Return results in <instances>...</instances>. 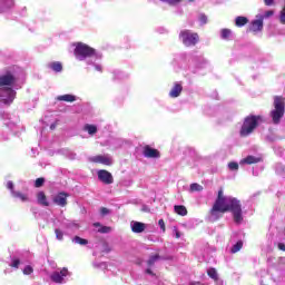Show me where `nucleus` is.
Returning <instances> with one entry per match:
<instances>
[{
    "mask_svg": "<svg viewBox=\"0 0 285 285\" xmlns=\"http://www.w3.org/2000/svg\"><path fill=\"white\" fill-rule=\"evenodd\" d=\"M53 203L57 204V206H61L63 208V206H68V194L67 193H59L55 198H53Z\"/></svg>",
    "mask_w": 285,
    "mask_h": 285,
    "instance_id": "obj_11",
    "label": "nucleus"
},
{
    "mask_svg": "<svg viewBox=\"0 0 285 285\" xmlns=\"http://www.w3.org/2000/svg\"><path fill=\"white\" fill-rule=\"evenodd\" d=\"M91 164H101L102 166H112V158L108 155H97L89 158Z\"/></svg>",
    "mask_w": 285,
    "mask_h": 285,
    "instance_id": "obj_6",
    "label": "nucleus"
},
{
    "mask_svg": "<svg viewBox=\"0 0 285 285\" xmlns=\"http://www.w3.org/2000/svg\"><path fill=\"white\" fill-rule=\"evenodd\" d=\"M96 70H98L99 72H101V67H100V66H96Z\"/></svg>",
    "mask_w": 285,
    "mask_h": 285,
    "instance_id": "obj_50",
    "label": "nucleus"
},
{
    "mask_svg": "<svg viewBox=\"0 0 285 285\" xmlns=\"http://www.w3.org/2000/svg\"><path fill=\"white\" fill-rule=\"evenodd\" d=\"M248 23V18L244 17V16H238L235 19V26L237 28H244V26H246Z\"/></svg>",
    "mask_w": 285,
    "mask_h": 285,
    "instance_id": "obj_18",
    "label": "nucleus"
},
{
    "mask_svg": "<svg viewBox=\"0 0 285 285\" xmlns=\"http://www.w3.org/2000/svg\"><path fill=\"white\" fill-rule=\"evenodd\" d=\"M73 242H75L76 244H80V246H86V245H88V239L81 238V237H79V236H75Z\"/></svg>",
    "mask_w": 285,
    "mask_h": 285,
    "instance_id": "obj_28",
    "label": "nucleus"
},
{
    "mask_svg": "<svg viewBox=\"0 0 285 285\" xmlns=\"http://www.w3.org/2000/svg\"><path fill=\"white\" fill-rule=\"evenodd\" d=\"M38 203L41 204V206H50L48 203V198L46 197V193L39 191L37 195Z\"/></svg>",
    "mask_w": 285,
    "mask_h": 285,
    "instance_id": "obj_19",
    "label": "nucleus"
},
{
    "mask_svg": "<svg viewBox=\"0 0 285 285\" xmlns=\"http://www.w3.org/2000/svg\"><path fill=\"white\" fill-rule=\"evenodd\" d=\"M158 225H159L160 229L163 230V233H166V223L164 222V219H159Z\"/></svg>",
    "mask_w": 285,
    "mask_h": 285,
    "instance_id": "obj_40",
    "label": "nucleus"
},
{
    "mask_svg": "<svg viewBox=\"0 0 285 285\" xmlns=\"http://www.w3.org/2000/svg\"><path fill=\"white\" fill-rule=\"evenodd\" d=\"M259 161H264V158H262V156H250V164H259Z\"/></svg>",
    "mask_w": 285,
    "mask_h": 285,
    "instance_id": "obj_34",
    "label": "nucleus"
},
{
    "mask_svg": "<svg viewBox=\"0 0 285 285\" xmlns=\"http://www.w3.org/2000/svg\"><path fill=\"white\" fill-rule=\"evenodd\" d=\"M224 213H233L234 222L236 224H242V219H244L242 217V205L239 204V200H237V198L224 196V189L220 188L217 198L209 210V215H212V217H219V214L224 215Z\"/></svg>",
    "mask_w": 285,
    "mask_h": 285,
    "instance_id": "obj_1",
    "label": "nucleus"
},
{
    "mask_svg": "<svg viewBox=\"0 0 285 285\" xmlns=\"http://www.w3.org/2000/svg\"><path fill=\"white\" fill-rule=\"evenodd\" d=\"M68 275H70L68 267H63L60 272H53L50 279L55 284H63V277H68Z\"/></svg>",
    "mask_w": 285,
    "mask_h": 285,
    "instance_id": "obj_7",
    "label": "nucleus"
},
{
    "mask_svg": "<svg viewBox=\"0 0 285 285\" xmlns=\"http://www.w3.org/2000/svg\"><path fill=\"white\" fill-rule=\"evenodd\" d=\"M57 100L58 101H66L67 104H72V102L77 101V97L75 95L66 94V95H62V96H58Z\"/></svg>",
    "mask_w": 285,
    "mask_h": 285,
    "instance_id": "obj_15",
    "label": "nucleus"
},
{
    "mask_svg": "<svg viewBox=\"0 0 285 285\" xmlns=\"http://www.w3.org/2000/svg\"><path fill=\"white\" fill-rule=\"evenodd\" d=\"M159 259H161V256L159 254L151 255L147 261V266H155V263L159 262Z\"/></svg>",
    "mask_w": 285,
    "mask_h": 285,
    "instance_id": "obj_24",
    "label": "nucleus"
},
{
    "mask_svg": "<svg viewBox=\"0 0 285 285\" xmlns=\"http://www.w3.org/2000/svg\"><path fill=\"white\" fill-rule=\"evenodd\" d=\"M13 197H16L22 202H28V195L20 193V191H13Z\"/></svg>",
    "mask_w": 285,
    "mask_h": 285,
    "instance_id": "obj_27",
    "label": "nucleus"
},
{
    "mask_svg": "<svg viewBox=\"0 0 285 285\" xmlns=\"http://www.w3.org/2000/svg\"><path fill=\"white\" fill-rule=\"evenodd\" d=\"M56 238L61 242L63 239V232L61 229H55Z\"/></svg>",
    "mask_w": 285,
    "mask_h": 285,
    "instance_id": "obj_37",
    "label": "nucleus"
},
{
    "mask_svg": "<svg viewBox=\"0 0 285 285\" xmlns=\"http://www.w3.org/2000/svg\"><path fill=\"white\" fill-rule=\"evenodd\" d=\"M165 1L166 3H169V6H177V3H181V0H161ZM193 2V0H188Z\"/></svg>",
    "mask_w": 285,
    "mask_h": 285,
    "instance_id": "obj_36",
    "label": "nucleus"
},
{
    "mask_svg": "<svg viewBox=\"0 0 285 285\" xmlns=\"http://www.w3.org/2000/svg\"><path fill=\"white\" fill-rule=\"evenodd\" d=\"M33 272L35 269L32 268V266L27 265L23 269V275H32Z\"/></svg>",
    "mask_w": 285,
    "mask_h": 285,
    "instance_id": "obj_35",
    "label": "nucleus"
},
{
    "mask_svg": "<svg viewBox=\"0 0 285 285\" xmlns=\"http://www.w3.org/2000/svg\"><path fill=\"white\" fill-rule=\"evenodd\" d=\"M189 190H190V193H202V190H204V186H202L197 183H194L189 186Z\"/></svg>",
    "mask_w": 285,
    "mask_h": 285,
    "instance_id": "obj_25",
    "label": "nucleus"
},
{
    "mask_svg": "<svg viewBox=\"0 0 285 285\" xmlns=\"http://www.w3.org/2000/svg\"><path fill=\"white\" fill-rule=\"evenodd\" d=\"M183 90H184V87L181 86V83L176 82L171 88V90L169 91V97H171V99H177V97L181 95Z\"/></svg>",
    "mask_w": 285,
    "mask_h": 285,
    "instance_id": "obj_12",
    "label": "nucleus"
},
{
    "mask_svg": "<svg viewBox=\"0 0 285 285\" xmlns=\"http://www.w3.org/2000/svg\"><path fill=\"white\" fill-rule=\"evenodd\" d=\"M20 264H21V261H19V259H13L11 266H12V268H19V265H20Z\"/></svg>",
    "mask_w": 285,
    "mask_h": 285,
    "instance_id": "obj_43",
    "label": "nucleus"
},
{
    "mask_svg": "<svg viewBox=\"0 0 285 285\" xmlns=\"http://www.w3.org/2000/svg\"><path fill=\"white\" fill-rule=\"evenodd\" d=\"M230 35H232L230 29H223L222 30V38L223 39H228L230 37Z\"/></svg>",
    "mask_w": 285,
    "mask_h": 285,
    "instance_id": "obj_32",
    "label": "nucleus"
},
{
    "mask_svg": "<svg viewBox=\"0 0 285 285\" xmlns=\"http://www.w3.org/2000/svg\"><path fill=\"white\" fill-rule=\"evenodd\" d=\"M200 21H202V23H207L208 18L206 17V14L200 16Z\"/></svg>",
    "mask_w": 285,
    "mask_h": 285,
    "instance_id": "obj_45",
    "label": "nucleus"
},
{
    "mask_svg": "<svg viewBox=\"0 0 285 285\" xmlns=\"http://www.w3.org/2000/svg\"><path fill=\"white\" fill-rule=\"evenodd\" d=\"M146 273H147V275L155 276V273H154L153 269H150V268H147V269H146Z\"/></svg>",
    "mask_w": 285,
    "mask_h": 285,
    "instance_id": "obj_48",
    "label": "nucleus"
},
{
    "mask_svg": "<svg viewBox=\"0 0 285 285\" xmlns=\"http://www.w3.org/2000/svg\"><path fill=\"white\" fill-rule=\"evenodd\" d=\"M132 233H144L146 230V224L141 222H134L131 225Z\"/></svg>",
    "mask_w": 285,
    "mask_h": 285,
    "instance_id": "obj_16",
    "label": "nucleus"
},
{
    "mask_svg": "<svg viewBox=\"0 0 285 285\" xmlns=\"http://www.w3.org/2000/svg\"><path fill=\"white\" fill-rule=\"evenodd\" d=\"M7 188H8L9 190H11L12 193H14V183H12V180H9V181L7 183Z\"/></svg>",
    "mask_w": 285,
    "mask_h": 285,
    "instance_id": "obj_41",
    "label": "nucleus"
},
{
    "mask_svg": "<svg viewBox=\"0 0 285 285\" xmlns=\"http://www.w3.org/2000/svg\"><path fill=\"white\" fill-rule=\"evenodd\" d=\"M95 53H96L95 48H92L83 42L76 43L73 55H75L76 59H79V61H83V59L95 57Z\"/></svg>",
    "mask_w": 285,
    "mask_h": 285,
    "instance_id": "obj_4",
    "label": "nucleus"
},
{
    "mask_svg": "<svg viewBox=\"0 0 285 285\" xmlns=\"http://www.w3.org/2000/svg\"><path fill=\"white\" fill-rule=\"evenodd\" d=\"M83 130H86V132H88V135H97V126L95 125H85Z\"/></svg>",
    "mask_w": 285,
    "mask_h": 285,
    "instance_id": "obj_23",
    "label": "nucleus"
},
{
    "mask_svg": "<svg viewBox=\"0 0 285 285\" xmlns=\"http://www.w3.org/2000/svg\"><path fill=\"white\" fill-rule=\"evenodd\" d=\"M110 214V209L106 208V207H101L100 208V215H109Z\"/></svg>",
    "mask_w": 285,
    "mask_h": 285,
    "instance_id": "obj_42",
    "label": "nucleus"
},
{
    "mask_svg": "<svg viewBox=\"0 0 285 285\" xmlns=\"http://www.w3.org/2000/svg\"><path fill=\"white\" fill-rule=\"evenodd\" d=\"M207 275H208V277H210V279H214V282L219 281V275L217 274V269L215 267H210L207 271Z\"/></svg>",
    "mask_w": 285,
    "mask_h": 285,
    "instance_id": "obj_21",
    "label": "nucleus"
},
{
    "mask_svg": "<svg viewBox=\"0 0 285 285\" xmlns=\"http://www.w3.org/2000/svg\"><path fill=\"white\" fill-rule=\"evenodd\" d=\"M94 226H95V228H99L98 233H101V234H108V233H110V230H112L111 227L101 226V223H94Z\"/></svg>",
    "mask_w": 285,
    "mask_h": 285,
    "instance_id": "obj_20",
    "label": "nucleus"
},
{
    "mask_svg": "<svg viewBox=\"0 0 285 285\" xmlns=\"http://www.w3.org/2000/svg\"><path fill=\"white\" fill-rule=\"evenodd\" d=\"M179 39H181L184 46H186L187 48H190L191 46H197V43H199V35L188 29L180 31Z\"/></svg>",
    "mask_w": 285,
    "mask_h": 285,
    "instance_id": "obj_5",
    "label": "nucleus"
},
{
    "mask_svg": "<svg viewBox=\"0 0 285 285\" xmlns=\"http://www.w3.org/2000/svg\"><path fill=\"white\" fill-rule=\"evenodd\" d=\"M244 247V242L238 240L230 249V253L235 254V253H239V250H242V248Z\"/></svg>",
    "mask_w": 285,
    "mask_h": 285,
    "instance_id": "obj_26",
    "label": "nucleus"
},
{
    "mask_svg": "<svg viewBox=\"0 0 285 285\" xmlns=\"http://www.w3.org/2000/svg\"><path fill=\"white\" fill-rule=\"evenodd\" d=\"M273 124L277 125L282 121L285 115V98L284 96L274 97V109L271 111Z\"/></svg>",
    "mask_w": 285,
    "mask_h": 285,
    "instance_id": "obj_3",
    "label": "nucleus"
},
{
    "mask_svg": "<svg viewBox=\"0 0 285 285\" xmlns=\"http://www.w3.org/2000/svg\"><path fill=\"white\" fill-rule=\"evenodd\" d=\"M175 232H176V239H179V237H181V234L177 229H175Z\"/></svg>",
    "mask_w": 285,
    "mask_h": 285,
    "instance_id": "obj_49",
    "label": "nucleus"
},
{
    "mask_svg": "<svg viewBox=\"0 0 285 285\" xmlns=\"http://www.w3.org/2000/svg\"><path fill=\"white\" fill-rule=\"evenodd\" d=\"M274 14H275V10H267V11H265V13L262 14L263 21H264L265 19H271V17H273Z\"/></svg>",
    "mask_w": 285,
    "mask_h": 285,
    "instance_id": "obj_30",
    "label": "nucleus"
},
{
    "mask_svg": "<svg viewBox=\"0 0 285 285\" xmlns=\"http://www.w3.org/2000/svg\"><path fill=\"white\" fill-rule=\"evenodd\" d=\"M142 155L147 159H159V157H161V153L159 151V149H155V148L150 147L149 145H146L142 148Z\"/></svg>",
    "mask_w": 285,
    "mask_h": 285,
    "instance_id": "obj_8",
    "label": "nucleus"
},
{
    "mask_svg": "<svg viewBox=\"0 0 285 285\" xmlns=\"http://www.w3.org/2000/svg\"><path fill=\"white\" fill-rule=\"evenodd\" d=\"M174 210L176 215H180V217H186V215H188V209H186V206L184 205L174 206Z\"/></svg>",
    "mask_w": 285,
    "mask_h": 285,
    "instance_id": "obj_17",
    "label": "nucleus"
},
{
    "mask_svg": "<svg viewBox=\"0 0 285 285\" xmlns=\"http://www.w3.org/2000/svg\"><path fill=\"white\" fill-rule=\"evenodd\" d=\"M250 30L254 35L264 30V17H262V14H257L256 19L252 21Z\"/></svg>",
    "mask_w": 285,
    "mask_h": 285,
    "instance_id": "obj_9",
    "label": "nucleus"
},
{
    "mask_svg": "<svg viewBox=\"0 0 285 285\" xmlns=\"http://www.w3.org/2000/svg\"><path fill=\"white\" fill-rule=\"evenodd\" d=\"M264 3L267 7L275 6V0H264Z\"/></svg>",
    "mask_w": 285,
    "mask_h": 285,
    "instance_id": "obj_44",
    "label": "nucleus"
},
{
    "mask_svg": "<svg viewBox=\"0 0 285 285\" xmlns=\"http://www.w3.org/2000/svg\"><path fill=\"white\" fill-rule=\"evenodd\" d=\"M58 124H59L58 120H56V122L51 124L50 125V130H55V128H57Z\"/></svg>",
    "mask_w": 285,
    "mask_h": 285,
    "instance_id": "obj_46",
    "label": "nucleus"
},
{
    "mask_svg": "<svg viewBox=\"0 0 285 285\" xmlns=\"http://www.w3.org/2000/svg\"><path fill=\"white\" fill-rule=\"evenodd\" d=\"M228 168H229V170H239V164H237L235 161H230V163H228Z\"/></svg>",
    "mask_w": 285,
    "mask_h": 285,
    "instance_id": "obj_33",
    "label": "nucleus"
},
{
    "mask_svg": "<svg viewBox=\"0 0 285 285\" xmlns=\"http://www.w3.org/2000/svg\"><path fill=\"white\" fill-rule=\"evenodd\" d=\"M263 121L264 118H262V116H250V132H253V130L257 128Z\"/></svg>",
    "mask_w": 285,
    "mask_h": 285,
    "instance_id": "obj_14",
    "label": "nucleus"
},
{
    "mask_svg": "<svg viewBox=\"0 0 285 285\" xmlns=\"http://www.w3.org/2000/svg\"><path fill=\"white\" fill-rule=\"evenodd\" d=\"M17 83V77L12 71H7L4 75H0V97L1 104L10 106L17 97V91L12 89V86Z\"/></svg>",
    "mask_w": 285,
    "mask_h": 285,
    "instance_id": "obj_2",
    "label": "nucleus"
},
{
    "mask_svg": "<svg viewBox=\"0 0 285 285\" xmlns=\"http://www.w3.org/2000/svg\"><path fill=\"white\" fill-rule=\"evenodd\" d=\"M278 249L285 252V244L284 243H278Z\"/></svg>",
    "mask_w": 285,
    "mask_h": 285,
    "instance_id": "obj_47",
    "label": "nucleus"
},
{
    "mask_svg": "<svg viewBox=\"0 0 285 285\" xmlns=\"http://www.w3.org/2000/svg\"><path fill=\"white\" fill-rule=\"evenodd\" d=\"M248 135H250V116L245 119L240 129V137H248Z\"/></svg>",
    "mask_w": 285,
    "mask_h": 285,
    "instance_id": "obj_13",
    "label": "nucleus"
},
{
    "mask_svg": "<svg viewBox=\"0 0 285 285\" xmlns=\"http://www.w3.org/2000/svg\"><path fill=\"white\" fill-rule=\"evenodd\" d=\"M279 23L285 26V6L283 7V9L279 12Z\"/></svg>",
    "mask_w": 285,
    "mask_h": 285,
    "instance_id": "obj_31",
    "label": "nucleus"
},
{
    "mask_svg": "<svg viewBox=\"0 0 285 285\" xmlns=\"http://www.w3.org/2000/svg\"><path fill=\"white\" fill-rule=\"evenodd\" d=\"M98 179L102 181V184H107V185H110L112 184V181H115V178H112V174H110V171L105 169H100L98 171Z\"/></svg>",
    "mask_w": 285,
    "mask_h": 285,
    "instance_id": "obj_10",
    "label": "nucleus"
},
{
    "mask_svg": "<svg viewBox=\"0 0 285 285\" xmlns=\"http://www.w3.org/2000/svg\"><path fill=\"white\" fill-rule=\"evenodd\" d=\"M43 184H46V178H37L35 181V187L41 188V186H43Z\"/></svg>",
    "mask_w": 285,
    "mask_h": 285,
    "instance_id": "obj_29",
    "label": "nucleus"
},
{
    "mask_svg": "<svg viewBox=\"0 0 285 285\" xmlns=\"http://www.w3.org/2000/svg\"><path fill=\"white\" fill-rule=\"evenodd\" d=\"M110 250H112V249L110 248V245H108L107 242H104V243H102V253L108 254V253H110Z\"/></svg>",
    "mask_w": 285,
    "mask_h": 285,
    "instance_id": "obj_38",
    "label": "nucleus"
},
{
    "mask_svg": "<svg viewBox=\"0 0 285 285\" xmlns=\"http://www.w3.org/2000/svg\"><path fill=\"white\" fill-rule=\"evenodd\" d=\"M239 165L240 166H244V165L250 166V156H247L246 158L242 159L239 161Z\"/></svg>",
    "mask_w": 285,
    "mask_h": 285,
    "instance_id": "obj_39",
    "label": "nucleus"
},
{
    "mask_svg": "<svg viewBox=\"0 0 285 285\" xmlns=\"http://www.w3.org/2000/svg\"><path fill=\"white\" fill-rule=\"evenodd\" d=\"M49 68H51L53 72H61V70H63V65H61V62L59 61H56V62H51L49 65Z\"/></svg>",
    "mask_w": 285,
    "mask_h": 285,
    "instance_id": "obj_22",
    "label": "nucleus"
}]
</instances>
